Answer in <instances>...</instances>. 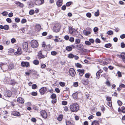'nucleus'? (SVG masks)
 I'll use <instances>...</instances> for the list:
<instances>
[{"mask_svg": "<svg viewBox=\"0 0 125 125\" xmlns=\"http://www.w3.org/2000/svg\"><path fill=\"white\" fill-rule=\"evenodd\" d=\"M72 34L73 36L76 37H77L79 36V32L77 31V30L76 29L75 31L73 32Z\"/></svg>", "mask_w": 125, "mask_h": 125, "instance_id": "nucleus-16", "label": "nucleus"}, {"mask_svg": "<svg viewBox=\"0 0 125 125\" xmlns=\"http://www.w3.org/2000/svg\"><path fill=\"white\" fill-rule=\"evenodd\" d=\"M15 3L21 7H22L24 6V5L22 3L19 2H16Z\"/></svg>", "mask_w": 125, "mask_h": 125, "instance_id": "nucleus-27", "label": "nucleus"}, {"mask_svg": "<svg viewBox=\"0 0 125 125\" xmlns=\"http://www.w3.org/2000/svg\"><path fill=\"white\" fill-rule=\"evenodd\" d=\"M91 75L90 73H86L85 75V77L86 78H89L90 76Z\"/></svg>", "mask_w": 125, "mask_h": 125, "instance_id": "nucleus-40", "label": "nucleus"}, {"mask_svg": "<svg viewBox=\"0 0 125 125\" xmlns=\"http://www.w3.org/2000/svg\"><path fill=\"white\" fill-rule=\"evenodd\" d=\"M105 83L109 87L111 86V84L110 82L107 80V81L105 82Z\"/></svg>", "mask_w": 125, "mask_h": 125, "instance_id": "nucleus-46", "label": "nucleus"}, {"mask_svg": "<svg viewBox=\"0 0 125 125\" xmlns=\"http://www.w3.org/2000/svg\"><path fill=\"white\" fill-rule=\"evenodd\" d=\"M98 30V28L97 27H95L94 29V32H96Z\"/></svg>", "mask_w": 125, "mask_h": 125, "instance_id": "nucleus-55", "label": "nucleus"}, {"mask_svg": "<svg viewBox=\"0 0 125 125\" xmlns=\"http://www.w3.org/2000/svg\"><path fill=\"white\" fill-rule=\"evenodd\" d=\"M36 28L37 29V30L39 31H40L41 29V26L40 24H37L36 26Z\"/></svg>", "mask_w": 125, "mask_h": 125, "instance_id": "nucleus-25", "label": "nucleus"}, {"mask_svg": "<svg viewBox=\"0 0 125 125\" xmlns=\"http://www.w3.org/2000/svg\"><path fill=\"white\" fill-rule=\"evenodd\" d=\"M89 81L87 79H83L82 80L83 84L84 85H86L88 84Z\"/></svg>", "mask_w": 125, "mask_h": 125, "instance_id": "nucleus-13", "label": "nucleus"}, {"mask_svg": "<svg viewBox=\"0 0 125 125\" xmlns=\"http://www.w3.org/2000/svg\"><path fill=\"white\" fill-rule=\"evenodd\" d=\"M4 94L5 96L10 97L11 96L12 93L10 91L8 90L5 92Z\"/></svg>", "mask_w": 125, "mask_h": 125, "instance_id": "nucleus-8", "label": "nucleus"}, {"mask_svg": "<svg viewBox=\"0 0 125 125\" xmlns=\"http://www.w3.org/2000/svg\"><path fill=\"white\" fill-rule=\"evenodd\" d=\"M85 44L87 45H90L91 44V43L88 41H86L85 42Z\"/></svg>", "mask_w": 125, "mask_h": 125, "instance_id": "nucleus-52", "label": "nucleus"}, {"mask_svg": "<svg viewBox=\"0 0 125 125\" xmlns=\"http://www.w3.org/2000/svg\"><path fill=\"white\" fill-rule=\"evenodd\" d=\"M60 26L59 24H56L53 27V30L54 32H57L59 31Z\"/></svg>", "mask_w": 125, "mask_h": 125, "instance_id": "nucleus-3", "label": "nucleus"}, {"mask_svg": "<svg viewBox=\"0 0 125 125\" xmlns=\"http://www.w3.org/2000/svg\"><path fill=\"white\" fill-rule=\"evenodd\" d=\"M20 20V19L18 18H16L15 19V21L17 22H19Z\"/></svg>", "mask_w": 125, "mask_h": 125, "instance_id": "nucleus-50", "label": "nucleus"}, {"mask_svg": "<svg viewBox=\"0 0 125 125\" xmlns=\"http://www.w3.org/2000/svg\"><path fill=\"white\" fill-rule=\"evenodd\" d=\"M14 67V65L13 64H10L8 67V68L10 70L13 69Z\"/></svg>", "mask_w": 125, "mask_h": 125, "instance_id": "nucleus-33", "label": "nucleus"}, {"mask_svg": "<svg viewBox=\"0 0 125 125\" xmlns=\"http://www.w3.org/2000/svg\"><path fill=\"white\" fill-rule=\"evenodd\" d=\"M37 87V86L36 84H33L32 86V88L33 89H35Z\"/></svg>", "mask_w": 125, "mask_h": 125, "instance_id": "nucleus-63", "label": "nucleus"}, {"mask_svg": "<svg viewBox=\"0 0 125 125\" xmlns=\"http://www.w3.org/2000/svg\"><path fill=\"white\" fill-rule=\"evenodd\" d=\"M9 27L7 25H5L4 26V29L5 30H7L9 29Z\"/></svg>", "mask_w": 125, "mask_h": 125, "instance_id": "nucleus-58", "label": "nucleus"}, {"mask_svg": "<svg viewBox=\"0 0 125 125\" xmlns=\"http://www.w3.org/2000/svg\"><path fill=\"white\" fill-rule=\"evenodd\" d=\"M46 66V65L44 64H41V68L42 69L44 68Z\"/></svg>", "mask_w": 125, "mask_h": 125, "instance_id": "nucleus-57", "label": "nucleus"}, {"mask_svg": "<svg viewBox=\"0 0 125 125\" xmlns=\"http://www.w3.org/2000/svg\"><path fill=\"white\" fill-rule=\"evenodd\" d=\"M38 54V57L39 59H40L42 58H44V56L42 54L41 52V51H40L39 52Z\"/></svg>", "mask_w": 125, "mask_h": 125, "instance_id": "nucleus-23", "label": "nucleus"}, {"mask_svg": "<svg viewBox=\"0 0 125 125\" xmlns=\"http://www.w3.org/2000/svg\"><path fill=\"white\" fill-rule=\"evenodd\" d=\"M80 42V40L78 39H76L75 41V43L76 44H78Z\"/></svg>", "mask_w": 125, "mask_h": 125, "instance_id": "nucleus-37", "label": "nucleus"}, {"mask_svg": "<svg viewBox=\"0 0 125 125\" xmlns=\"http://www.w3.org/2000/svg\"><path fill=\"white\" fill-rule=\"evenodd\" d=\"M107 34L108 35H112L113 34V31L111 30L107 32Z\"/></svg>", "mask_w": 125, "mask_h": 125, "instance_id": "nucleus-34", "label": "nucleus"}, {"mask_svg": "<svg viewBox=\"0 0 125 125\" xmlns=\"http://www.w3.org/2000/svg\"><path fill=\"white\" fill-rule=\"evenodd\" d=\"M91 125H99V123L98 121L94 120L92 122Z\"/></svg>", "mask_w": 125, "mask_h": 125, "instance_id": "nucleus-24", "label": "nucleus"}, {"mask_svg": "<svg viewBox=\"0 0 125 125\" xmlns=\"http://www.w3.org/2000/svg\"><path fill=\"white\" fill-rule=\"evenodd\" d=\"M55 91L56 92L58 93H59L60 92V90L59 88H56L55 89Z\"/></svg>", "mask_w": 125, "mask_h": 125, "instance_id": "nucleus-61", "label": "nucleus"}, {"mask_svg": "<svg viewBox=\"0 0 125 125\" xmlns=\"http://www.w3.org/2000/svg\"><path fill=\"white\" fill-rule=\"evenodd\" d=\"M67 104V102L66 101H63L62 102V104L64 105H66Z\"/></svg>", "mask_w": 125, "mask_h": 125, "instance_id": "nucleus-60", "label": "nucleus"}, {"mask_svg": "<svg viewBox=\"0 0 125 125\" xmlns=\"http://www.w3.org/2000/svg\"><path fill=\"white\" fill-rule=\"evenodd\" d=\"M75 65L77 67L81 68L82 67L81 65L79 63H77Z\"/></svg>", "mask_w": 125, "mask_h": 125, "instance_id": "nucleus-47", "label": "nucleus"}, {"mask_svg": "<svg viewBox=\"0 0 125 125\" xmlns=\"http://www.w3.org/2000/svg\"><path fill=\"white\" fill-rule=\"evenodd\" d=\"M111 46V44L110 43L106 44L105 45V46L107 48H110Z\"/></svg>", "mask_w": 125, "mask_h": 125, "instance_id": "nucleus-44", "label": "nucleus"}, {"mask_svg": "<svg viewBox=\"0 0 125 125\" xmlns=\"http://www.w3.org/2000/svg\"><path fill=\"white\" fill-rule=\"evenodd\" d=\"M26 22L27 20L26 19H22L21 21V23L22 24H23L25 23Z\"/></svg>", "mask_w": 125, "mask_h": 125, "instance_id": "nucleus-51", "label": "nucleus"}, {"mask_svg": "<svg viewBox=\"0 0 125 125\" xmlns=\"http://www.w3.org/2000/svg\"><path fill=\"white\" fill-rule=\"evenodd\" d=\"M69 73L73 77L75 75L76 73L74 70L73 68H71L69 70Z\"/></svg>", "mask_w": 125, "mask_h": 125, "instance_id": "nucleus-6", "label": "nucleus"}, {"mask_svg": "<svg viewBox=\"0 0 125 125\" xmlns=\"http://www.w3.org/2000/svg\"><path fill=\"white\" fill-rule=\"evenodd\" d=\"M56 4L57 6L58 7L61 6L62 4V0H58Z\"/></svg>", "mask_w": 125, "mask_h": 125, "instance_id": "nucleus-19", "label": "nucleus"}, {"mask_svg": "<svg viewBox=\"0 0 125 125\" xmlns=\"http://www.w3.org/2000/svg\"><path fill=\"white\" fill-rule=\"evenodd\" d=\"M62 97L64 98V100H66L69 97V95L66 94H64L63 95Z\"/></svg>", "mask_w": 125, "mask_h": 125, "instance_id": "nucleus-29", "label": "nucleus"}, {"mask_svg": "<svg viewBox=\"0 0 125 125\" xmlns=\"http://www.w3.org/2000/svg\"><path fill=\"white\" fill-rule=\"evenodd\" d=\"M83 33L84 34H85L86 35H88L90 34L91 33V32L90 31H88L85 30L83 31Z\"/></svg>", "mask_w": 125, "mask_h": 125, "instance_id": "nucleus-28", "label": "nucleus"}, {"mask_svg": "<svg viewBox=\"0 0 125 125\" xmlns=\"http://www.w3.org/2000/svg\"><path fill=\"white\" fill-rule=\"evenodd\" d=\"M22 53V52L21 51V48H18L17 50V52L14 53L15 55H16L17 54L18 55H21Z\"/></svg>", "mask_w": 125, "mask_h": 125, "instance_id": "nucleus-15", "label": "nucleus"}, {"mask_svg": "<svg viewBox=\"0 0 125 125\" xmlns=\"http://www.w3.org/2000/svg\"><path fill=\"white\" fill-rule=\"evenodd\" d=\"M1 14L4 16H6L8 14V12L6 11H4L2 12Z\"/></svg>", "mask_w": 125, "mask_h": 125, "instance_id": "nucleus-45", "label": "nucleus"}, {"mask_svg": "<svg viewBox=\"0 0 125 125\" xmlns=\"http://www.w3.org/2000/svg\"><path fill=\"white\" fill-rule=\"evenodd\" d=\"M75 30L76 29L72 28L71 27H69V31L70 34H72Z\"/></svg>", "mask_w": 125, "mask_h": 125, "instance_id": "nucleus-17", "label": "nucleus"}, {"mask_svg": "<svg viewBox=\"0 0 125 125\" xmlns=\"http://www.w3.org/2000/svg\"><path fill=\"white\" fill-rule=\"evenodd\" d=\"M8 83L9 84L13 85L15 84L16 82L13 79H10Z\"/></svg>", "mask_w": 125, "mask_h": 125, "instance_id": "nucleus-11", "label": "nucleus"}, {"mask_svg": "<svg viewBox=\"0 0 125 125\" xmlns=\"http://www.w3.org/2000/svg\"><path fill=\"white\" fill-rule=\"evenodd\" d=\"M117 74L119 77H121L122 76V75L121 72L120 71H118Z\"/></svg>", "mask_w": 125, "mask_h": 125, "instance_id": "nucleus-56", "label": "nucleus"}, {"mask_svg": "<svg viewBox=\"0 0 125 125\" xmlns=\"http://www.w3.org/2000/svg\"><path fill=\"white\" fill-rule=\"evenodd\" d=\"M117 103L119 106L121 105L122 104V102L120 100H118L117 101Z\"/></svg>", "mask_w": 125, "mask_h": 125, "instance_id": "nucleus-64", "label": "nucleus"}, {"mask_svg": "<svg viewBox=\"0 0 125 125\" xmlns=\"http://www.w3.org/2000/svg\"><path fill=\"white\" fill-rule=\"evenodd\" d=\"M69 41L71 42H73L74 41V38L72 37H70L69 39Z\"/></svg>", "mask_w": 125, "mask_h": 125, "instance_id": "nucleus-48", "label": "nucleus"}, {"mask_svg": "<svg viewBox=\"0 0 125 125\" xmlns=\"http://www.w3.org/2000/svg\"><path fill=\"white\" fill-rule=\"evenodd\" d=\"M78 71L79 73V74L81 76H82L84 74V70H81L78 69L77 70Z\"/></svg>", "mask_w": 125, "mask_h": 125, "instance_id": "nucleus-21", "label": "nucleus"}, {"mask_svg": "<svg viewBox=\"0 0 125 125\" xmlns=\"http://www.w3.org/2000/svg\"><path fill=\"white\" fill-rule=\"evenodd\" d=\"M12 115H14L18 116H19L21 114L18 112L14 111L13 112Z\"/></svg>", "mask_w": 125, "mask_h": 125, "instance_id": "nucleus-20", "label": "nucleus"}, {"mask_svg": "<svg viewBox=\"0 0 125 125\" xmlns=\"http://www.w3.org/2000/svg\"><path fill=\"white\" fill-rule=\"evenodd\" d=\"M46 50L50 51L52 49V47L50 45H48L46 46Z\"/></svg>", "mask_w": 125, "mask_h": 125, "instance_id": "nucleus-30", "label": "nucleus"}, {"mask_svg": "<svg viewBox=\"0 0 125 125\" xmlns=\"http://www.w3.org/2000/svg\"><path fill=\"white\" fill-rule=\"evenodd\" d=\"M33 63L36 65H38L39 63V62L38 60H35L33 61Z\"/></svg>", "mask_w": 125, "mask_h": 125, "instance_id": "nucleus-35", "label": "nucleus"}, {"mask_svg": "<svg viewBox=\"0 0 125 125\" xmlns=\"http://www.w3.org/2000/svg\"><path fill=\"white\" fill-rule=\"evenodd\" d=\"M41 114L42 117L44 118H46L47 116V114L45 110H43L41 111Z\"/></svg>", "mask_w": 125, "mask_h": 125, "instance_id": "nucleus-5", "label": "nucleus"}, {"mask_svg": "<svg viewBox=\"0 0 125 125\" xmlns=\"http://www.w3.org/2000/svg\"><path fill=\"white\" fill-rule=\"evenodd\" d=\"M121 110L122 112L123 113H125V107L123 106L121 107Z\"/></svg>", "mask_w": 125, "mask_h": 125, "instance_id": "nucleus-49", "label": "nucleus"}, {"mask_svg": "<svg viewBox=\"0 0 125 125\" xmlns=\"http://www.w3.org/2000/svg\"><path fill=\"white\" fill-rule=\"evenodd\" d=\"M86 15L88 17L90 18L91 16V14L90 13H87L86 14Z\"/></svg>", "mask_w": 125, "mask_h": 125, "instance_id": "nucleus-62", "label": "nucleus"}, {"mask_svg": "<svg viewBox=\"0 0 125 125\" xmlns=\"http://www.w3.org/2000/svg\"><path fill=\"white\" fill-rule=\"evenodd\" d=\"M74 46L72 45L69 46H67L66 48V49L67 51L70 52L71 51L72 49L74 48Z\"/></svg>", "mask_w": 125, "mask_h": 125, "instance_id": "nucleus-14", "label": "nucleus"}, {"mask_svg": "<svg viewBox=\"0 0 125 125\" xmlns=\"http://www.w3.org/2000/svg\"><path fill=\"white\" fill-rule=\"evenodd\" d=\"M57 53V52L55 51H52L51 52V54L52 55H55Z\"/></svg>", "mask_w": 125, "mask_h": 125, "instance_id": "nucleus-53", "label": "nucleus"}, {"mask_svg": "<svg viewBox=\"0 0 125 125\" xmlns=\"http://www.w3.org/2000/svg\"><path fill=\"white\" fill-rule=\"evenodd\" d=\"M31 95L34 96H36L37 95V93L35 92H33L31 93Z\"/></svg>", "mask_w": 125, "mask_h": 125, "instance_id": "nucleus-59", "label": "nucleus"}, {"mask_svg": "<svg viewBox=\"0 0 125 125\" xmlns=\"http://www.w3.org/2000/svg\"><path fill=\"white\" fill-rule=\"evenodd\" d=\"M17 101L19 103L22 104L24 103V101L22 98L20 97L17 98Z\"/></svg>", "mask_w": 125, "mask_h": 125, "instance_id": "nucleus-10", "label": "nucleus"}, {"mask_svg": "<svg viewBox=\"0 0 125 125\" xmlns=\"http://www.w3.org/2000/svg\"><path fill=\"white\" fill-rule=\"evenodd\" d=\"M50 97L52 99H54L56 98V95L55 94L53 93L51 95Z\"/></svg>", "mask_w": 125, "mask_h": 125, "instance_id": "nucleus-32", "label": "nucleus"}, {"mask_svg": "<svg viewBox=\"0 0 125 125\" xmlns=\"http://www.w3.org/2000/svg\"><path fill=\"white\" fill-rule=\"evenodd\" d=\"M47 90V88L46 87H43L40 89L39 92L41 95L44 94Z\"/></svg>", "mask_w": 125, "mask_h": 125, "instance_id": "nucleus-4", "label": "nucleus"}, {"mask_svg": "<svg viewBox=\"0 0 125 125\" xmlns=\"http://www.w3.org/2000/svg\"><path fill=\"white\" fill-rule=\"evenodd\" d=\"M21 66L23 67L26 66L28 67L30 66V64L29 62H22L21 63Z\"/></svg>", "mask_w": 125, "mask_h": 125, "instance_id": "nucleus-12", "label": "nucleus"}, {"mask_svg": "<svg viewBox=\"0 0 125 125\" xmlns=\"http://www.w3.org/2000/svg\"><path fill=\"white\" fill-rule=\"evenodd\" d=\"M78 49L79 50L82 51L83 48V46L82 44H80L79 45H77Z\"/></svg>", "mask_w": 125, "mask_h": 125, "instance_id": "nucleus-18", "label": "nucleus"}, {"mask_svg": "<svg viewBox=\"0 0 125 125\" xmlns=\"http://www.w3.org/2000/svg\"><path fill=\"white\" fill-rule=\"evenodd\" d=\"M74 55L72 53L70 54L68 56V57L69 58H72L74 57Z\"/></svg>", "mask_w": 125, "mask_h": 125, "instance_id": "nucleus-42", "label": "nucleus"}, {"mask_svg": "<svg viewBox=\"0 0 125 125\" xmlns=\"http://www.w3.org/2000/svg\"><path fill=\"white\" fill-rule=\"evenodd\" d=\"M62 115H60L57 117V119L58 120L61 121L62 119Z\"/></svg>", "mask_w": 125, "mask_h": 125, "instance_id": "nucleus-31", "label": "nucleus"}, {"mask_svg": "<svg viewBox=\"0 0 125 125\" xmlns=\"http://www.w3.org/2000/svg\"><path fill=\"white\" fill-rule=\"evenodd\" d=\"M66 125H74V123L73 122L66 120L65 122Z\"/></svg>", "mask_w": 125, "mask_h": 125, "instance_id": "nucleus-22", "label": "nucleus"}, {"mask_svg": "<svg viewBox=\"0 0 125 125\" xmlns=\"http://www.w3.org/2000/svg\"><path fill=\"white\" fill-rule=\"evenodd\" d=\"M70 108L72 112H76L79 110V106L77 103H73L70 105Z\"/></svg>", "mask_w": 125, "mask_h": 125, "instance_id": "nucleus-1", "label": "nucleus"}, {"mask_svg": "<svg viewBox=\"0 0 125 125\" xmlns=\"http://www.w3.org/2000/svg\"><path fill=\"white\" fill-rule=\"evenodd\" d=\"M106 100L108 102L110 101L111 102V98L110 97H106Z\"/></svg>", "mask_w": 125, "mask_h": 125, "instance_id": "nucleus-54", "label": "nucleus"}, {"mask_svg": "<svg viewBox=\"0 0 125 125\" xmlns=\"http://www.w3.org/2000/svg\"><path fill=\"white\" fill-rule=\"evenodd\" d=\"M99 10H97V11L95 12L94 13V15L95 16H98L99 15Z\"/></svg>", "mask_w": 125, "mask_h": 125, "instance_id": "nucleus-39", "label": "nucleus"}, {"mask_svg": "<svg viewBox=\"0 0 125 125\" xmlns=\"http://www.w3.org/2000/svg\"><path fill=\"white\" fill-rule=\"evenodd\" d=\"M121 58L122 59L125 58V53L124 52L121 53L120 55Z\"/></svg>", "mask_w": 125, "mask_h": 125, "instance_id": "nucleus-36", "label": "nucleus"}, {"mask_svg": "<svg viewBox=\"0 0 125 125\" xmlns=\"http://www.w3.org/2000/svg\"><path fill=\"white\" fill-rule=\"evenodd\" d=\"M44 2V0H36L35 3L36 5H40L43 4Z\"/></svg>", "mask_w": 125, "mask_h": 125, "instance_id": "nucleus-9", "label": "nucleus"}, {"mask_svg": "<svg viewBox=\"0 0 125 125\" xmlns=\"http://www.w3.org/2000/svg\"><path fill=\"white\" fill-rule=\"evenodd\" d=\"M34 13V10H31L29 11V14L30 15H32Z\"/></svg>", "mask_w": 125, "mask_h": 125, "instance_id": "nucleus-41", "label": "nucleus"}, {"mask_svg": "<svg viewBox=\"0 0 125 125\" xmlns=\"http://www.w3.org/2000/svg\"><path fill=\"white\" fill-rule=\"evenodd\" d=\"M28 43L27 42H23V49L24 51H26L28 50Z\"/></svg>", "mask_w": 125, "mask_h": 125, "instance_id": "nucleus-7", "label": "nucleus"}, {"mask_svg": "<svg viewBox=\"0 0 125 125\" xmlns=\"http://www.w3.org/2000/svg\"><path fill=\"white\" fill-rule=\"evenodd\" d=\"M78 83L77 82H75L73 83V86L75 87H76L78 86Z\"/></svg>", "mask_w": 125, "mask_h": 125, "instance_id": "nucleus-38", "label": "nucleus"}, {"mask_svg": "<svg viewBox=\"0 0 125 125\" xmlns=\"http://www.w3.org/2000/svg\"><path fill=\"white\" fill-rule=\"evenodd\" d=\"M73 98L74 99H76L77 97V92L73 93Z\"/></svg>", "mask_w": 125, "mask_h": 125, "instance_id": "nucleus-26", "label": "nucleus"}, {"mask_svg": "<svg viewBox=\"0 0 125 125\" xmlns=\"http://www.w3.org/2000/svg\"><path fill=\"white\" fill-rule=\"evenodd\" d=\"M59 84L61 86L63 87L65 85V83L64 82H60L59 83Z\"/></svg>", "mask_w": 125, "mask_h": 125, "instance_id": "nucleus-43", "label": "nucleus"}, {"mask_svg": "<svg viewBox=\"0 0 125 125\" xmlns=\"http://www.w3.org/2000/svg\"><path fill=\"white\" fill-rule=\"evenodd\" d=\"M31 46L33 48H36L37 47L38 45V42L35 40H32L31 42Z\"/></svg>", "mask_w": 125, "mask_h": 125, "instance_id": "nucleus-2", "label": "nucleus"}]
</instances>
